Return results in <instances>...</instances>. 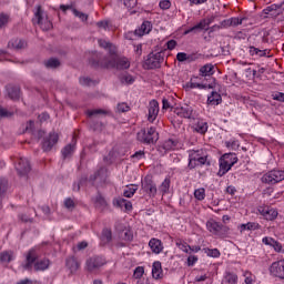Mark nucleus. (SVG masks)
<instances>
[{
  "label": "nucleus",
  "instance_id": "nucleus-1",
  "mask_svg": "<svg viewBox=\"0 0 284 284\" xmlns=\"http://www.w3.org/2000/svg\"><path fill=\"white\" fill-rule=\"evenodd\" d=\"M38 255L36 250H30L27 254V263H26V270H33L36 272H45L48 267H50V260L42 258L37 261ZM37 261V262H36Z\"/></svg>",
  "mask_w": 284,
  "mask_h": 284
},
{
  "label": "nucleus",
  "instance_id": "nucleus-2",
  "mask_svg": "<svg viewBox=\"0 0 284 284\" xmlns=\"http://www.w3.org/2000/svg\"><path fill=\"white\" fill-rule=\"evenodd\" d=\"M163 61H165L163 51H158L156 53L151 52L144 61V68H146V70H159Z\"/></svg>",
  "mask_w": 284,
  "mask_h": 284
},
{
  "label": "nucleus",
  "instance_id": "nucleus-3",
  "mask_svg": "<svg viewBox=\"0 0 284 284\" xmlns=\"http://www.w3.org/2000/svg\"><path fill=\"white\" fill-rule=\"evenodd\" d=\"M284 181V171L272 170L262 176V183H267L268 185H276Z\"/></svg>",
  "mask_w": 284,
  "mask_h": 284
},
{
  "label": "nucleus",
  "instance_id": "nucleus-4",
  "mask_svg": "<svg viewBox=\"0 0 284 284\" xmlns=\"http://www.w3.org/2000/svg\"><path fill=\"white\" fill-rule=\"evenodd\" d=\"M105 68H115L116 70H128L130 60L128 58H119L116 53L111 54V60L105 64Z\"/></svg>",
  "mask_w": 284,
  "mask_h": 284
},
{
  "label": "nucleus",
  "instance_id": "nucleus-5",
  "mask_svg": "<svg viewBox=\"0 0 284 284\" xmlns=\"http://www.w3.org/2000/svg\"><path fill=\"white\" fill-rule=\"evenodd\" d=\"M104 264H105V258H103L101 256L89 257L85 261V271L87 272H95V270L103 267Z\"/></svg>",
  "mask_w": 284,
  "mask_h": 284
},
{
  "label": "nucleus",
  "instance_id": "nucleus-6",
  "mask_svg": "<svg viewBox=\"0 0 284 284\" xmlns=\"http://www.w3.org/2000/svg\"><path fill=\"white\" fill-rule=\"evenodd\" d=\"M206 227H207L209 232H212L213 234H216L217 236H223V234H227V232H230V227H227L216 221H209L206 223Z\"/></svg>",
  "mask_w": 284,
  "mask_h": 284
},
{
  "label": "nucleus",
  "instance_id": "nucleus-7",
  "mask_svg": "<svg viewBox=\"0 0 284 284\" xmlns=\"http://www.w3.org/2000/svg\"><path fill=\"white\" fill-rule=\"evenodd\" d=\"M33 21L40 26L41 30H52V22L48 20V18H43V11H41V7H38Z\"/></svg>",
  "mask_w": 284,
  "mask_h": 284
},
{
  "label": "nucleus",
  "instance_id": "nucleus-8",
  "mask_svg": "<svg viewBox=\"0 0 284 284\" xmlns=\"http://www.w3.org/2000/svg\"><path fill=\"white\" fill-rule=\"evenodd\" d=\"M158 116H159V101L151 100L148 105L146 119L149 123H154Z\"/></svg>",
  "mask_w": 284,
  "mask_h": 284
},
{
  "label": "nucleus",
  "instance_id": "nucleus-9",
  "mask_svg": "<svg viewBox=\"0 0 284 284\" xmlns=\"http://www.w3.org/2000/svg\"><path fill=\"white\" fill-rule=\"evenodd\" d=\"M144 192L150 199H154L156 196V184L152 180V175H146L144 178Z\"/></svg>",
  "mask_w": 284,
  "mask_h": 284
},
{
  "label": "nucleus",
  "instance_id": "nucleus-10",
  "mask_svg": "<svg viewBox=\"0 0 284 284\" xmlns=\"http://www.w3.org/2000/svg\"><path fill=\"white\" fill-rule=\"evenodd\" d=\"M270 272L272 276L284 280V260L273 262L270 267Z\"/></svg>",
  "mask_w": 284,
  "mask_h": 284
},
{
  "label": "nucleus",
  "instance_id": "nucleus-11",
  "mask_svg": "<svg viewBox=\"0 0 284 284\" xmlns=\"http://www.w3.org/2000/svg\"><path fill=\"white\" fill-rule=\"evenodd\" d=\"M59 143V134L55 132H51L48 138L44 139L42 143V148L44 152H50L54 145Z\"/></svg>",
  "mask_w": 284,
  "mask_h": 284
},
{
  "label": "nucleus",
  "instance_id": "nucleus-12",
  "mask_svg": "<svg viewBox=\"0 0 284 284\" xmlns=\"http://www.w3.org/2000/svg\"><path fill=\"white\" fill-rule=\"evenodd\" d=\"M212 21H214V18H211L209 20L203 19L194 27L184 31V34H190V32H201L202 30L207 31V30H210V24L212 23Z\"/></svg>",
  "mask_w": 284,
  "mask_h": 284
},
{
  "label": "nucleus",
  "instance_id": "nucleus-13",
  "mask_svg": "<svg viewBox=\"0 0 284 284\" xmlns=\"http://www.w3.org/2000/svg\"><path fill=\"white\" fill-rule=\"evenodd\" d=\"M174 114L181 116V119H191L194 109L190 106V104H184L182 106H178L173 109Z\"/></svg>",
  "mask_w": 284,
  "mask_h": 284
},
{
  "label": "nucleus",
  "instance_id": "nucleus-14",
  "mask_svg": "<svg viewBox=\"0 0 284 284\" xmlns=\"http://www.w3.org/2000/svg\"><path fill=\"white\" fill-rule=\"evenodd\" d=\"M16 170L20 176H26L30 172V162L26 158H20L16 164Z\"/></svg>",
  "mask_w": 284,
  "mask_h": 284
},
{
  "label": "nucleus",
  "instance_id": "nucleus-15",
  "mask_svg": "<svg viewBox=\"0 0 284 284\" xmlns=\"http://www.w3.org/2000/svg\"><path fill=\"white\" fill-rule=\"evenodd\" d=\"M258 212L266 221H274L278 216L276 209H270L268 206H260Z\"/></svg>",
  "mask_w": 284,
  "mask_h": 284
},
{
  "label": "nucleus",
  "instance_id": "nucleus-16",
  "mask_svg": "<svg viewBox=\"0 0 284 284\" xmlns=\"http://www.w3.org/2000/svg\"><path fill=\"white\" fill-rule=\"evenodd\" d=\"M113 205L114 207H120V210H123L124 212H132V202L123 197L113 199Z\"/></svg>",
  "mask_w": 284,
  "mask_h": 284
},
{
  "label": "nucleus",
  "instance_id": "nucleus-17",
  "mask_svg": "<svg viewBox=\"0 0 284 284\" xmlns=\"http://www.w3.org/2000/svg\"><path fill=\"white\" fill-rule=\"evenodd\" d=\"M124 37L129 41H141V39H143V26H141L140 29L126 32Z\"/></svg>",
  "mask_w": 284,
  "mask_h": 284
},
{
  "label": "nucleus",
  "instance_id": "nucleus-18",
  "mask_svg": "<svg viewBox=\"0 0 284 284\" xmlns=\"http://www.w3.org/2000/svg\"><path fill=\"white\" fill-rule=\"evenodd\" d=\"M149 247L153 254H161L163 252V242L159 239H151L149 242Z\"/></svg>",
  "mask_w": 284,
  "mask_h": 284
},
{
  "label": "nucleus",
  "instance_id": "nucleus-19",
  "mask_svg": "<svg viewBox=\"0 0 284 284\" xmlns=\"http://www.w3.org/2000/svg\"><path fill=\"white\" fill-rule=\"evenodd\" d=\"M67 268L69 270L70 274H77L79 271V267H81V264L79 261L75 260V257H68L65 261Z\"/></svg>",
  "mask_w": 284,
  "mask_h": 284
},
{
  "label": "nucleus",
  "instance_id": "nucleus-20",
  "mask_svg": "<svg viewBox=\"0 0 284 284\" xmlns=\"http://www.w3.org/2000/svg\"><path fill=\"white\" fill-rule=\"evenodd\" d=\"M93 204L98 210H105L108 207V201H105V197L101 195V193H98L93 199Z\"/></svg>",
  "mask_w": 284,
  "mask_h": 284
},
{
  "label": "nucleus",
  "instance_id": "nucleus-21",
  "mask_svg": "<svg viewBox=\"0 0 284 284\" xmlns=\"http://www.w3.org/2000/svg\"><path fill=\"white\" fill-rule=\"evenodd\" d=\"M232 164H230V162L227 160H224V158H222L220 160V171H219V176H223L224 174H227V172H230V170H232Z\"/></svg>",
  "mask_w": 284,
  "mask_h": 284
},
{
  "label": "nucleus",
  "instance_id": "nucleus-22",
  "mask_svg": "<svg viewBox=\"0 0 284 284\" xmlns=\"http://www.w3.org/2000/svg\"><path fill=\"white\" fill-rule=\"evenodd\" d=\"M223 101V98L216 91H212L207 97L209 105H219Z\"/></svg>",
  "mask_w": 284,
  "mask_h": 284
},
{
  "label": "nucleus",
  "instance_id": "nucleus-23",
  "mask_svg": "<svg viewBox=\"0 0 284 284\" xmlns=\"http://www.w3.org/2000/svg\"><path fill=\"white\" fill-rule=\"evenodd\" d=\"M144 136H151V139H146L148 145H154V143L159 141V133L154 128H150L148 133L144 134Z\"/></svg>",
  "mask_w": 284,
  "mask_h": 284
},
{
  "label": "nucleus",
  "instance_id": "nucleus-24",
  "mask_svg": "<svg viewBox=\"0 0 284 284\" xmlns=\"http://www.w3.org/2000/svg\"><path fill=\"white\" fill-rule=\"evenodd\" d=\"M152 276L153 278H161V276H163V267L161 266V262L156 261L153 263L152 266Z\"/></svg>",
  "mask_w": 284,
  "mask_h": 284
},
{
  "label": "nucleus",
  "instance_id": "nucleus-25",
  "mask_svg": "<svg viewBox=\"0 0 284 284\" xmlns=\"http://www.w3.org/2000/svg\"><path fill=\"white\" fill-rule=\"evenodd\" d=\"M176 145H179V140L168 139L163 142L162 148L165 152H171V150H176Z\"/></svg>",
  "mask_w": 284,
  "mask_h": 284
},
{
  "label": "nucleus",
  "instance_id": "nucleus-26",
  "mask_svg": "<svg viewBox=\"0 0 284 284\" xmlns=\"http://www.w3.org/2000/svg\"><path fill=\"white\" fill-rule=\"evenodd\" d=\"M201 151H190V155L193 158V159H195V162H197L199 163V165H205V163H207V156H202L201 155V153H200Z\"/></svg>",
  "mask_w": 284,
  "mask_h": 284
},
{
  "label": "nucleus",
  "instance_id": "nucleus-27",
  "mask_svg": "<svg viewBox=\"0 0 284 284\" xmlns=\"http://www.w3.org/2000/svg\"><path fill=\"white\" fill-rule=\"evenodd\" d=\"M201 77H212L214 74V65L213 64H204L200 68Z\"/></svg>",
  "mask_w": 284,
  "mask_h": 284
},
{
  "label": "nucleus",
  "instance_id": "nucleus-28",
  "mask_svg": "<svg viewBox=\"0 0 284 284\" xmlns=\"http://www.w3.org/2000/svg\"><path fill=\"white\" fill-rule=\"evenodd\" d=\"M143 266H138L133 272V281L135 284H143Z\"/></svg>",
  "mask_w": 284,
  "mask_h": 284
},
{
  "label": "nucleus",
  "instance_id": "nucleus-29",
  "mask_svg": "<svg viewBox=\"0 0 284 284\" xmlns=\"http://www.w3.org/2000/svg\"><path fill=\"white\" fill-rule=\"evenodd\" d=\"M99 45L100 48H104L109 50L110 54H116V47L114 44L110 43L109 41L105 40H99Z\"/></svg>",
  "mask_w": 284,
  "mask_h": 284
},
{
  "label": "nucleus",
  "instance_id": "nucleus-30",
  "mask_svg": "<svg viewBox=\"0 0 284 284\" xmlns=\"http://www.w3.org/2000/svg\"><path fill=\"white\" fill-rule=\"evenodd\" d=\"M26 41L21 39H14L9 42V48H13L14 50H23L26 48Z\"/></svg>",
  "mask_w": 284,
  "mask_h": 284
},
{
  "label": "nucleus",
  "instance_id": "nucleus-31",
  "mask_svg": "<svg viewBox=\"0 0 284 284\" xmlns=\"http://www.w3.org/2000/svg\"><path fill=\"white\" fill-rule=\"evenodd\" d=\"M14 260V253L12 251H3L0 254L1 263H10V261Z\"/></svg>",
  "mask_w": 284,
  "mask_h": 284
},
{
  "label": "nucleus",
  "instance_id": "nucleus-32",
  "mask_svg": "<svg viewBox=\"0 0 284 284\" xmlns=\"http://www.w3.org/2000/svg\"><path fill=\"white\" fill-rule=\"evenodd\" d=\"M136 185L134 184H130L128 186H125L124 191H123V196H125L126 199H132L134 196V194L136 193Z\"/></svg>",
  "mask_w": 284,
  "mask_h": 284
},
{
  "label": "nucleus",
  "instance_id": "nucleus-33",
  "mask_svg": "<svg viewBox=\"0 0 284 284\" xmlns=\"http://www.w3.org/2000/svg\"><path fill=\"white\" fill-rule=\"evenodd\" d=\"M224 281L225 283H229V284H236L239 283V275L232 272H226L224 276Z\"/></svg>",
  "mask_w": 284,
  "mask_h": 284
},
{
  "label": "nucleus",
  "instance_id": "nucleus-34",
  "mask_svg": "<svg viewBox=\"0 0 284 284\" xmlns=\"http://www.w3.org/2000/svg\"><path fill=\"white\" fill-rule=\"evenodd\" d=\"M222 159L227 161L231 166H234L235 163L239 162V158H236V153H225Z\"/></svg>",
  "mask_w": 284,
  "mask_h": 284
},
{
  "label": "nucleus",
  "instance_id": "nucleus-35",
  "mask_svg": "<svg viewBox=\"0 0 284 284\" xmlns=\"http://www.w3.org/2000/svg\"><path fill=\"white\" fill-rule=\"evenodd\" d=\"M281 9H283V2L280 3V4L274 3V4L268 6V7H266V8L263 10V12H264L265 14H272V12H276V10H281Z\"/></svg>",
  "mask_w": 284,
  "mask_h": 284
},
{
  "label": "nucleus",
  "instance_id": "nucleus-36",
  "mask_svg": "<svg viewBox=\"0 0 284 284\" xmlns=\"http://www.w3.org/2000/svg\"><path fill=\"white\" fill-rule=\"evenodd\" d=\"M195 132H197L199 134H205V132H207V122H197L195 124Z\"/></svg>",
  "mask_w": 284,
  "mask_h": 284
},
{
  "label": "nucleus",
  "instance_id": "nucleus-37",
  "mask_svg": "<svg viewBox=\"0 0 284 284\" xmlns=\"http://www.w3.org/2000/svg\"><path fill=\"white\" fill-rule=\"evenodd\" d=\"M73 153H74V144H68L62 149L63 159H68V156H72Z\"/></svg>",
  "mask_w": 284,
  "mask_h": 284
},
{
  "label": "nucleus",
  "instance_id": "nucleus-38",
  "mask_svg": "<svg viewBox=\"0 0 284 284\" xmlns=\"http://www.w3.org/2000/svg\"><path fill=\"white\" fill-rule=\"evenodd\" d=\"M45 68H59L61 65V62L57 58H51L44 62Z\"/></svg>",
  "mask_w": 284,
  "mask_h": 284
},
{
  "label": "nucleus",
  "instance_id": "nucleus-39",
  "mask_svg": "<svg viewBox=\"0 0 284 284\" xmlns=\"http://www.w3.org/2000/svg\"><path fill=\"white\" fill-rule=\"evenodd\" d=\"M8 94L10 99L17 101V99H19V97L21 95V90L19 88H11L8 90Z\"/></svg>",
  "mask_w": 284,
  "mask_h": 284
},
{
  "label": "nucleus",
  "instance_id": "nucleus-40",
  "mask_svg": "<svg viewBox=\"0 0 284 284\" xmlns=\"http://www.w3.org/2000/svg\"><path fill=\"white\" fill-rule=\"evenodd\" d=\"M247 18H230L229 21L231 23V28H236V26H242Z\"/></svg>",
  "mask_w": 284,
  "mask_h": 284
},
{
  "label": "nucleus",
  "instance_id": "nucleus-41",
  "mask_svg": "<svg viewBox=\"0 0 284 284\" xmlns=\"http://www.w3.org/2000/svg\"><path fill=\"white\" fill-rule=\"evenodd\" d=\"M160 192L162 194H168L170 192V179H165L162 184L160 185Z\"/></svg>",
  "mask_w": 284,
  "mask_h": 284
},
{
  "label": "nucleus",
  "instance_id": "nucleus-42",
  "mask_svg": "<svg viewBox=\"0 0 284 284\" xmlns=\"http://www.w3.org/2000/svg\"><path fill=\"white\" fill-rule=\"evenodd\" d=\"M258 227H261V225H258V223H254V222H248L246 224L241 225L242 232L245 230H258Z\"/></svg>",
  "mask_w": 284,
  "mask_h": 284
},
{
  "label": "nucleus",
  "instance_id": "nucleus-43",
  "mask_svg": "<svg viewBox=\"0 0 284 284\" xmlns=\"http://www.w3.org/2000/svg\"><path fill=\"white\" fill-rule=\"evenodd\" d=\"M194 196L196 201H205V190L203 187L195 190Z\"/></svg>",
  "mask_w": 284,
  "mask_h": 284
},
{
  "label": "nucleus",
  "instance_id": "nucleus-44",
  "mask_svg": "<svg viewBox=\"0 0 284 284\" xmlns=\"http://www.w3.org/2000/svg\"><path fill=\"white\" fill-rule=\"evenodd\" d=\"M102 241L104 243H110V241H112V231H110L109 229H104L102 231Z\"/></svg>",
  "mask_w": 284,
  "mask_h": 284
},
{
  "label": "nucleus",
  "instance_id": "nucleus-45",
  "mask_svg": "<svg viewBox=\"0 0 284 284\" xmlns=\"http://www.w3.org/2000/svg\"><path fill=\"white\" fill-rule=\"evenodd\" d=\"M120 3H123L124 8L132 10V8H136V0H119Z\"/></svg>",
  "mask_w": 284,
  "mask_h": 284
},
{
  "label": "nucleus",
  "instance_id": "nucleus-46",
  "mask_svg": "<svg viewBox=\"0 0 284 284\" xmlns=\"http://www.w3.org/2000/svg\"><path fill=\"white\" fill-rule=\"evenodd\" d=\"M64 207L67 210H74L77 207V203L71 197L64 199Z\"/></svg>",
  "mask_w": 284,
  "mask_h": 284
},
{
  "label": "nucleus",
  "instance_id": "nucleus-47",
  "mask_svg": "<svg viewBox=\"0 0 284 284\" xmlns=\"http://www.w3.org/2000/svg\"><path fill=\"white\" fill-rule=\"evenodd\" d=\"M109 111L103 110V109H94V110H89L87 112L88 116H97V114H108Z\"/></svg>",
  "mask_w": 284,
  "mask_h": 284
},
{
  "label": "nucleus",
  "instance_id": "nucleus-48",
  "mask_svg": "<svg viewBox=\"0 0 284 284\" xmlns=\"http://www.w3.org/2000/svg\"><path fill=\"white\" fill-rule=\"evenodd\" d=\"M153 24L151 21L143 22V34H150L152 32Z\"/></svg>",
  "mask_w": 284,
  "mask_h": 284
},
{
  "label": "nucleus",
  "instance_id": "nucleus-49",
  "mask_svg": "<svg viewBox=\"0 0 284 284\" xmlns=\"http://www.w3.org/2000/svg\"><path fill=\"white\" fill-rule=\"evenodd\" d=\"M120 81H121V83H126L130 85V84L134 83V78L130 74H124L121 77Z\"/></svg>",
  "mask_w": 284,
  "mask_h": 284
},
{
  "label": "nucleus",
  "instance_id": "nucleus-50",
  "mask_svg": "<svg viewBox=\"0 0 284 284\" xmlns=\"http://www.w3.org/2000/svg\"><path fill=\"white\" fill-rule=\"evenodd\" d=\"M185 88H190L194 90V88H199V90H205V84L196 83V82H187Z\"/></svg>",
  "mask_w": 284,
  "mask_h": 284
},
{
  "label": "nucleus",
  "instance_id": "nucleus-51",
  "mask_svg": "<svg viewBox=\"0 0 284 284\" xmlns=\"http://www.w3.org/2000/svg\"><path fill=\"white\" fill-rule=\"evenodd\" d=\"M74 17H78V19H80L81 21H88V14L77 10V9H73L72 10Z\"/></svg>",
  "mask_w": 284,
  "mask_h": 284
},
{
  "label": "nucleus",
  "instance_id": "nucleus-52",
  "mask_svg": "<svg viewBox=\"0 0 284 284\" xmlns=\"http://www.w3.org/2000/svg\"><path fill=\"white\" fill-rule=\"evenodd\" d=\"M8 21H10V16L6 13H0V28L8 26Z\"/></svg>",
  "mask_w": 284,
  "mask_h": 284
},
{
  "label": "nucleus",
  "instance_id": "nucleus-53",
  "mask_svg": "<svg viewBox=\"0 0 284 284\" xmlns=\"http://www.w3.org/2000/svg\"><path fill=\"white\" fill-rule=\"evenodd\" d=\"M201 164H199L195 160V158H193L190 153H189V170H194V168L199 166Z\"/></svg>",
  "mask_w": 284,
  "mask_h": 284
},
{
  "label": "nucleus",
  "instance_id": "nucleus-54",
  "mask_svg": "<svg viewBox=\"0 0 284 284\" xmlns=\"http://www.w3.org/2000/svg\"><path fill=\"white\" fill-rule=\"evenodd\" d=\"M207 256H212L213 258H219V256H221V251H219V248H210L207 252Z\"/></svg>",
  "mask_w": 284,
  "mask_h": 284
},
{
  "label": "nucleus",
  "instance_id": "nucleus-55",
  "mask_svg": "<svg viewBox=\"0 0 284 284\" xmlns=\"http://www.w3.org/2000/svg\"><path fill=\"white\" fill-rule=\"evenodd\" d=\"M171 6H172V2H170V0L160 1L161 10H170Z\"/></svg>",
  "mask_w": 284,
  "mask_h": 284
},
{
  "label": "nucleus",
  "instance_id": "nucleus-56",
  "mask_svg": "<svg viewBox=\"0 0 284 284\" xmlns=\"http://www.w3.org/2000/svg\"><path fill=\"white\" fill-rule=\"evenodd\" d=\"M197 261H199V257L196 255H190L187 257V265H189V267L194 266Z\"/></svg>",
  "mask_w": 284,
  "mask_h": 284
},
{
  "label": "nucleus",
  "instance_id": "nucleus-57",
  "mask_svg": "<svg viewBox=\"0 0 284 284\" xmlns=\"http://www.w3.org/2000/svg\"><path fill=\"white\" fill-rule=\"evenodd\" d=\"M174 110V106H172V104H170V101L166 98L162 99V110Z\"/></svg>",
  "mask_w": 284,
  "mask_h": 284
},
{
  "label": "nucleus",
  "instance_id": "nucleus-58",
  "mask_svg": "<svg viewBox=\"0 0 284 284\" xmlns=\"http://www.w3.org/2000/svg\"><path fill=\"white\" fill-rule=\"evenodd\" d=\"M176 59H178V61H179L180 63H183V62L187 61V53H185V52H179V53L176 54Z\"/></svg>",
  "mask_w": 284,
  "mask_h": 284
},
{
  "label": "nucleus",
  "instance_id": "nucleus-59",
  "mask_svg": "<svg viewBox=\"0 0 284 284\" xmlns=\"http://www.w3.org/2000/svg\"><path fill=\"white\" fill-rule=\"evenodd\" d=\"M133 45H134V52H135V54H138V57H141V54H143V44H141V43H133Z\"/></svg>",
  "mask_w": 284,
  "mask_h": 284
},
{
  "label": "nucleus",
  "instance_id": "nucleus-60",
  "mask_svg": "<svg viewBox=\"0 0 284 284\" xmlns=\"http://www.w3.org/2000/svg\"><path fill=\"white\" fill-rule=\"evenodd\" d=\"M129 111H130V106L128 105V103L118 104V112H129Z\"/></svg>",
  "mask_w": 284,
  "mask_h": 284
},
{
  "label": "nucleus",
  "instance_id": "nucleus-61",
  "mask_svg": "<svg viewBox=\"0 0 284 284\" xmlns=\"http://www.w3.org/2000/svg\"><path fill=\"white\" fill-rule=\"evenodd\" d=\"M220 28H221L222 30H225V29H227V28H232V24H231V22H230V19H225V20L221 21V22H220Z\"/></svg>",
  "mask_w": 284,
  "mask_h": 284
},
{
  "label": "nucleus",
  "instance_id": "nucleus-62",
  "mask_svg": "<svg viewBox=\"0 0 284 284\" xmlns=\"http://www.w3.org/2000/svg\"><path fill=\"white\" fill-rule=\"evenodd\" d=\"M196 59H199V55L196 53H191V54L186 53V62L187 63H192V62L196 61Z\"/></svg>",
  "mask_w": 284,
  "mask_h": 284
},
{
  "label": "nucleus",
  "instance_id": "nucleus-63",
  "mask_svg": "<svg viewBox=\"0 0 284 284\" xmlns=\"http://www.w3.org/2000/svg\"><path fill=\"white\" fill-rule=\"evenodd\" d=\"M274 101H281L284 103V93L283 92H277L273 95Z\"/></svg>",
  "mask_w": 284,
  "mask_h": 284
},
{
  "label": "nucleus",
  "instance_id": "nucleus-64",
  "mask_svg": "<svg viewBox=\"0 0 284 284\" xmlns=\"http://www.w3.org/2000/svg\"><path fill=\"white\" fill-rule=\"evenodd\" d=\"M176 45H178L176 40H169V41L166 42V48H168V50H174V48H176Z\"/></svg>",
  "mask_w": 284,
  "mask_h": 284
}]
</instances>
